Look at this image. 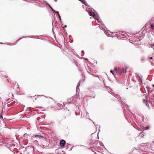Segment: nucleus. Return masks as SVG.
<instances>
[{"label": "nucleus", "instance_id": "17", "mask_svg": "<svg viewBox=\"0 0 154 154\" xmlns=\"http://www.w3.org/2000/svg\"><path fill=\"white\" fill-rule=\"evenodd\" d=\"M59 17L60 20H61V17H60V16H59Z\"/></svg>", "mask_w": 154, "mask_h": 154}, {"label": "nucleus", "instance_id": "6", "mask_svg": "<svg viewBox=\"0 0 154 154\" xmlns=\"http://www.w3.org/2000/svg\"><path fill=\"white\" fill-rule=\"evenodd\" d=\"M110 72L112 73L113 75H116V74L118 73V71L117 69H115L114 70H111L110 71Z\"/></svg>", "mask_w": 154, "mask_h": 154}, {"label": "nucleus", "instance_id": "15", "mask_svg": "<svg viewBox=\"0 0 154 154\" xmlns=\"http://www.w3.org/2000/svg\"><path fill=\"white\" fill-rule=\"evenodd\" d=\"M0 117L1 118H2V115H1V114L0 115Z\"/></svg>", "mask_w": 154, "mask_h": 154}, {"label": "nucleus", "instance_id": "12", "mask_svg": "<svg viewBox=\"0 0 154 154\" xmlns=\"http://www.w3.org/2000/svg\"><path fill=\"white\" fill-rule=\"evenodd\" d=\"M56 13H57V14L58 15V16L59 17V16H60V15L59 14V13L58 11H57L56 12Z\"/></svg>", "mask_w": 154, "mask_h": 154}, {"label": "nucleus", "instance_id": "4", "mask_svg": "<svg viewBox=\"0 0 154 154\" xmlns=\"http://www.w3.org/2000/svg\"><path fill=\"white\" fill-rule=\"evenodd\" d=\"M143 103H144L147 106H148V107H149V102L146 99H144L143 100Z\"/></svg>", "mask_w": 154, "mask_h": 154}, {"label": "nucleus", "instance_id": "9", "mask_svg": "<svg viewBox=\"0 0 154 154\" xmlns=\"http://www.w3.org/2000/svg\"><path fill=\"white\" fill-rule=\"evenodd\" d=\"M150 28L152 29H154V24H153L152 23L150 25Z\"/></svg>", "mask_w": 154, "mask_h": 154}, {"label": "nucleus", "instance_id": "10", "mask_svg": "<svg viewBox=\"0 0 154 154\" xmlns=\"http://www.w3.org/2000/svg\"><path fill=\"white\" fill-rule=\"evenodd\" d=\"M83 4H85V0H79Z\"/></svg>", "mask_w": 154, "mask_h": 154}, {"label": "nucleus", "instance_id": "3", "mask_svg": "<svg viewBox=\"0 0 154 154\" xmlns=\"http://www.w3.org/2000/svg\"><path fill=\"white\" fill-rule=\"evenodd\" d=\"M65 143V141L64 140H62L60 142V145L61 146L63 147L64 146Z\"/></svg>", "mask_w": 154, "mask_h": 154}, {"label": "nucleus", "instance_id": "16", "mask_svg": "<svg viewBox=\"0 0 154 154\" xmlns=\"http://www.w3.org/2000/svg\"><path fill=\"white\" fill-rule=\"evenodd\" d=\"M17 88H18V89H17V91H19V90H20V89H19V87H17Z\"/></svg>", "mask_w": 154, "mask_h": 154}, {"label": "nucleus", "instance_id": "11", "mask_svg": "<svg viewBox=\"0 0 154 154\" xmlns=\"http://www.w3.org/2000/svg\"><path fill=\"white\" fill-rule=\"evenodd\" d=\"M108 30H106V36H109V37H111V36L110 35V34H109V35H108L107 34V33H108L109 32H108Z\"/></svg>", "mask_w": 154, "mask_h": 154}, {"label": "nucleus", "instance_id": "20", "mask_svg": "<svg viewBox=\"0 0 154 154\" xmlns=\"http://www.w3.org/2000/svg\"><path fill=\"white\" fill-rule=\"evenodd\" d=\"M153 86H154V85H153Z\"/></svg>", "mask_w": 154, "mask_h": 154}, {"label": "nucleus", "instance_id": "18", "mask_svg": "<svg viewBox=\"0 0 154 154\" xmlns=\"http://www.w3.org/2000/svg\"><path fill=\"white\" fill-rule=\"evenodd\" d=\"M152 143L153 144H154V141H153L152 142Z\"/></svg>", "mask_w": 154, "mask_h": 154}, {"label": "nucleus", "instance_id": "19", "mask_svg": "<svg viewBox=\"0 0 154 154\" xmlns=\"http://www.w3.org/2000/svg\"><path fill=\"white\" fill-rule=\"evenodd\" d=\"M64 27H66V25H65L64 26Z\"/></svg>", "mask_w": 154, "mask_h": 154}, {"label": "nucleus", "instance_id": "5", "mask_svg": "<svg viewBox=\"0 0 154 154\" xmlns=\"http://www.w3.org/2000/svg\"><path fill=\"white\" fill-rule=\"evenodd\" d=\"M89 14L90 16L93 17L94 18H96V15L95 13L93 12L89 11Z\"/></svg>", "mask_w": 154, "mask_h": 154}, {"label": "nucleus", "instance_id": "2", "mask_svg": "<svg viewBox=\"0 0 154 154\" xmlns=\"http://www.w3.org/2000/svg\"><path fill=\"white\" fill-rule=\"evenodd\" d=\"M106 89H107V91H108V93L109 94H111L114 98H118L119 97V95H115L112 89H111L109 88H108L107 87Z\"/></svg>", "mask_w": 154, "mask_h": 154}, {"label": "nucleus", "instance_id": "8", "mask_svg": "<svg viewBox=\"0 0 154 154\" xmlns=\"http://www.w3.org/2000/svg\"><path fill=\"white\" fill-rule=\"evenodd\" d=\"M149 47H151L153 49H154V44H151L149 45Z\"/></svg>", "mask_w": 154, "mask_h": 154}, {"label": "nucleus", "instance_id": "13", "mask_svg": "<svg viewBox=\"0 0 154 154\" xmlns=\"http://www.w3.org/2000/svg\"><path fill=\"white\" fill-rule=\"evenodd\" d=\"M151 101H152V103H153V104H154V99H152V100H151Z\"/></svg>", "mask_w": 154, "mask_h": 154}, {"label": "nucleus", "instance_id": "1", "mask_svg": "<svg viewBox=\"0 0 154 154\" xmlns=\"http://www.w3.org/2000/svg\"><path fill=\"white\" fill-rule=\"evenodd\" d=\"M32 139L35 140L37 141H38L42 143V144H43L46 142V140L42 136L39 135H34L32 137Z\"/></svg>", "mask_w": 154, "mask_h": 154}, {"label": "nucleus", "instance_id": "14", "mask_svg": "<svg viewBox=\"0 0 154 154\" xmlns=\"http://www.w3.org/2000/svg\"><path fill=\"white\" fill-rule=\"evenodd\" d=\"M7 80H8V82H11H11L10 80L9 81L8 79H7Z\"/></svg>", "mask_w": 154, "mask_h": 154}, {"label": "nucleus", "instance_id": "7", "mask_svg": "<svg viewBox=\"0 0 154 154\" xmlns=\"http://www.w3.org/2000/svg\"><path fill=\"white\" fill-rule=\"evenodd\" d=\"M149 127L148 126H146L145 127L141 128V130L142 131H143L145 130L148 129L149 128Z\"/></svg>", "mask_w": 154, "mask_h": 154}]
</instances>
